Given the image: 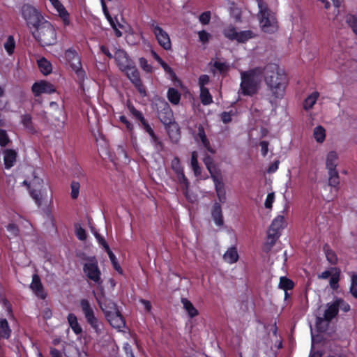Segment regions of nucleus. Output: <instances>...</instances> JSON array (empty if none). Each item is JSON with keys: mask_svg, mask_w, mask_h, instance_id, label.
Here are the masks:
<instances>
[{"mask_svg": "<svg viewBox=\"0 0 357 357\" xmlns=\"http://www.w3.org/2000/svg\"><path fill=\"white\" fill-rule=\"evenodd\" d=\"M265 82L270 91V102L276 108L285 95L288 79L283 70L276 64L266 66Z\"/></svg>", "mask_w": 357, "mask_h": 357, "instance_id": "nucleus-1", "label": "nucleus"}, {"mask_svg": "<svg viewBox=\"0 0 357 357\" xmlns=\"http://www.w3.org/2000/svg\"><path fill=\"white\" fill-rule=\"evenodd\" d=\"M266 75V66L250 68L247 70H240L241 83L238 94L253 96L261 88L263 79Z\"/></svg>", "mask_w": 357, "mask_h": 357, "instance_id": "nucleus-2", "label": "nucleus"}, {"mask_svg": "<svg viewBox=\"0 0 357 357\" xmlns=\"http://www.w3.org/2000/svg\"><path fill=\"white\" fill-rule=\"evenodd\" d=\"M257 2L259 8L257 17L260 27L266 33L275 32L278 25L275 14L268 8L263 0H257Z\"/></svg>", "mask_w": 357, "mask_h": 357, "instance_id": "nucleus-3", "label": "nucleus"}, {"mask_svg": "<svg viewBox=\"0 0 357 357\" xmlns=\"http://www.w3.org/2000/svg\"><path fill=\"white\" fill-rule=\"evenodd\" d=\"M32 34L43 46L52 45L56 43V30L52 24L46 20L35 28Z\"/></svg>", "mask_w": 357, "mask_h": 357, "instance_id": "nucleus-4", "label": "nucleus"}, {"mask_svg": "<svg viewBox=\"0 0 357 357\" xmlns=\"http://www.w3.org/2000/svg\"><path fill=\"white\" fill-rule=\"evenodd\" d=\"M22 15L29 28H36L45 19L41 13L34 7L30 5H24L21 9Z\"/></svg>", "mask_w": 357, "mask_h": 357, "instance_id": "nucleus-5", "label": "nucleus"}, {"mask_svg": "<svg viewBox=\"0 0 357 357\" xmlns=\"http://www.w3.org/2000/svg\"><path fill=\"white\" fill-rule=\"evenodd\" d=\"M337 165V154L335 151H331L328 153L326 158V167L328 172L329 185L336 187L339 184V176L336 169Z\"/></svg>", "mask_w": 357, "mask_h": 357, "instance_id": "nucleus-6", "label": "nucleus"}, {"mask_svg": "<svg viewBox=\"0 0 357 357\" xmlns=\"http://www.w3.org/2000/svg\"><path fill=\"white\" fill-rule=\"evenodd\" d=\"M80 305L88 324H90L96 333L100 334L102 331V324L96 317L89 302L86 299H82L80 301Z\"/></svg>", "mask_w": 357, "mask_h": 357, "instance_id": "nucleus-7", "label": "nucleus"}, {"mask_svg": "<svg viewBox=\"0 0 357 357\" xmlns=\"http://www.w3.org/2000/svg\"><path fill=\"white\" fill-rule=\"evenodd\" d=\"M65 58L70 63L72 70L76 73L79 81H84L85 72L82 68L79 56L77 52L73 49H68L65 52Z\"/></svg>", "mask_w": 357, "mask_h": 357, "instance_id": "nucleus-8", "label": "nucleus"}, {"mask_svg": "<svg viewBox=\"0 0 357 357\" xmlns=\"http://www.w3.org/2000/svg\"><path fill=\"white\" fill-rule=\"evenodd\" d=\"M31 185L33 188L30 190L31 195L39 204L40 200L47 196L49 184L45 183L43 178L35 176Z\"/></svg>", "mask_w": 357, "mask_h": 357, "instance_id": "nucleus-9", "label": "nucleus"}, {"mask_svg": "<svg viewBox=\"0 0 357 357\" xmlns=\"http://www.w3.org/2000/svg\"><path fill=\"white\" fill-rule=\"evenodd\" d=\"M171 167L177 176V179L181 185L183 193L185 194V197L188 198V193L189 182L184 174L183 168L178 157H174L172 159V160L171 161Z\"/></svg>", "mask_w": 357, "mask_h": 357, "instance_id": "nucleus-10", "label": "nucleus"}, {"mask_svg": "<svg viewBox=\"0 0 357 357\" xmlns=\"http://www.w3.org/2000/svg\"><path fill=\"white\" fill-rule=\"evenodd\" d=\"M84 272L89 279L98 284L102 283L101 273L95 259L88 260L84 266Z\"/></svg>", "mask_w": 357, "mask_h": 357, "instance_id": "nucleus-11", "label": "nucleus"}, {"mask_svg": "<svg viewBox=\"0 0 357 357\" xmlns=\"http://www.w3.org/2000/svg\"><path fill=\"white\" fill-rule=\"evenodd\" d=\"M223 33L226 38L231 40H236L239 43H244L253 37V33L251 31L238 32L232 25L226 27Z\"/></svg>", "mask_w": 357, "mask_h": 357, "instance_id": "nucleus-12", "label": "nucleus"}, {"mask_svg": "<svg viewBox=\"0 0 357 357\" xmlns=\"http://www.w3.org/2000/svg\"><path fill=\"white\" fill-rule=\"evenodd\" d=\"M151 26L159 45L165 50H171L172 43L169 34L158 25L152 24Z\"/></svg>", "mask_w": 357, "mask_h": 357, "instance_id": "nucleus-13", "label": "nucleus"}, {"mask_svg": "<svg viewBox=\"0 0 357 357\" xmlns=\"http://www.w3.org/2000/svg\"><path fill=\"white\" fill-rule=\"evenodd\" d=\"M32 91L35 96H39L42 93H53L56 91V89L51 83L46 81H40L33 84Z\"/></svg>", "mask_w": 357, "mask_h": 357, "instance_id": "nucleus-14", "label": "nucleus"}, {"mask_svg": "<svg viewBox=\"0 0 357 357\" xmlns=\"http://www.w3.org/2000/svg\"><path fill=\"white\" fill-rule=\"evenodd\" d=\"M95 296L100 307L103 311L105 317L107 316V311L109 312V313H112L113 311H119L116 304L111 300L106 298L103 294H96Z\"/></svg>", "mask_w": 357, "mask_h": 357, "instance_id": "nucleus-15", "label": "nucleus"}, {"mask_svg": "<svg viewBox=\"0 0 357 357\" xmlns=\"http://www.w3.org/2000/svg\"><path fill=\"white\" fill-rule=\"evenodd\" d=\"M114 57L121 71L126 70L129 66L134 63L128 57L126 52L122 50H116Z\"/></svg>", "mask_w": 357, "mask_h": 357, "instance_id": "nucleus-16", "label": "nucleus"}, {"mask_svg": "<svg viewBox=\"0 0 357 357\" xmlns=\"http://www.w3.org/2000/svg\"><path fill=\"white\" fill-rule=\"evenodd\" d=\"M106 318L110 325L114 328L121 330L125 326V321L119 311H113L112 313H109L107 311Z\"/></svg>", "mask_w": 357, "mask_h": 357, "instance_id": "nucleus-17", "label": "nucleus"}, {"mask_svg": "<svg viewBox=\"0 0 357 357\" xmlns=\"http://www.w3.org/2000/svg\"><path fill=\"white\" fill-rule=\"evenodd\" d=\"M50 3L63 20V24L68 25L70 24L69 13L61 2L59 0H54L50 2Z\"/></svg>", "mask_w": 357, "mask_h": 357, "instance_id": "nucleus-18", "label": "nucleus"}, {"mask_svg": "<svg viewBox=\"0 0 357 357\" xmlns=\"http://www.w3.org/2000/svg\"><path fill=\"white\" fill-rule=\"evenodd\" d=\"M287 226V222L284 215H278L276 216L269 227L268 231L272 233H278L279 236L281 234V231Z\"/></svg>", "mask_w": 357, "mask_h": 357, "instance_id": "nucleus-19", "label": "nucleus"}, {"mask_svg": "<svg viewBox=\"0 0 357 357\" xmlns=\"http://www.w3.org/2000/svg\"><path fill=\"white\" fill-rule=\"evenodd\" d=\"M195 140L197 142H200L201 144L205 148L208 152L211 153H214L215 151L211 147L209 140L208 139L204 127L202 126H199L198 127V132L195 137Z\"/></svg>", "mask_w": 357, "mask_h": 357, "instance_id": "nucleus-20", "label": "nucleus"}, {"mask_svg": "<svg viewBox=\"0 0 357 357\" xmlns=\"http://www.w3.org/2000/svg\"><path fill=\"white\" fill-rule=\"evenodd\" d=\"M30 288L37 297L42 299L45 298L46 294L40 282V279L37 274L33 275Z\"/></svg>", "mask_w": 357, "mask_h": 357, "instance_id": "nucleus-21", "label": "nucleus"}, {"mask_svg": "<svg viewBox=\"0 0 357 357\" xmlns=\"http://www.w3.org/2000/svg\"><path fill=\"white\" fill-rule=\"evenodd\" d=\"M158 117L165 125L170 124L172 122L173 114L167 102L163 103V109L158 112Z\"/></svg>", "mask_w": 357, "mask_h": 357, "instance_id": "nucleus-22", "label": "nucleus"}, {"mask_svg": "<svg viewBox=\"0 0 357 357\" xmlns=\"http://www.w3.org/2000/svg\"><path fill=\"white\" fill-rule=\"evenodd\" d=\"M17 153L15 150L6 149L3 152L4 165L6 169H10L14 166Z\"/></svg>", "mask_w": 357, "mask_h": 357, "instance_id": "nucleus-23", "label": "nucleus"}, {"mask_svg": "<svg viewBox=\"0 0 357 357\" xmlns=\"http://www.w3.org/2000/svg\"><path fill=\"white\" fill-rule=\"evenodd\" d=\"M239 256L237 248L235 246H231L227 250L223 255V259L225 262L232 264L238 260Z\"/></svg>", "mask_w": 357, "mask_h": 357, "instance_id": "nucleus-24", "label": "nucleus"}, {"mask_svg": "<svg viewBox=\"0 0 357 357\" xmlns=\"http://www.w3.org/2000/svg\"><path fill=\"white\" fill-rule=\"evenodd\" d=\"M122 71L126 74L128 78L133 84H139V81L141 80L139 73L135 66L134 63L129 66L126 70H123Z\"/></svg>", "mask_w": 357, "mask_h": 357, "instance_id": "nucleus-25", "label": "nucleus"}, {"mask_svg": "<svg viewBox=\"0 0 357 357\" xmlns=\"http://www.w3.org/2000/svg\"><path fill=\"white\" fill-rule=\"evenodd\" d=\"M331 1L333 2L335 9H334L333 14H331V13L327 14V17L329 20H331L334 23V24L336 25L340 21L341 14H340V7L341 2H340V0H331Z\"/></svg>", "mask_w": 357, "mask_h": 357, "instance_id": "nucleus-26", "label": "nucleus"}, {"mask_svg": "<svg viewBox=\"0 0 357 357\" xmlns=\"http://www.w3.org/2000/svg\"><path fill=\"white\" fill-rule=\"evenodd\" d=\"M181 302L189 317L193 318L199 314V311L188 299L183 298Z\"/></svg>", "mask_w": 357, "mask_h": 357, "instance_id": "nucleus-27", "label": "nucleus"}, {"mask_svg": "<svg viewBox=\"0 0 357 357\" xmlns=\"http://www.w3.org/2000/svg\"><path fill=\"white\" fill-rule=\"evenodd\" d=\"M211 215L216 225L222 226L223 225L222 208L219 204L215 203L213 205Z\"/></svg>", "mask_w": 357, "mask_h": 357, "instance_id": "nucleus-28", "label": "nucleus"}, {"mask_svg": "<svg viewBox=\"0 0 357 357\" xmlns=\"http://www.w3.org/2000/svg\"><path fill=\"white\" fill-rule=\"evenodd\" d=\"M319 97V93L317 91H314L310 94L303 102L304 109L307 111L311 109L317 102Z\"/></svg>", "mask_w": 357, "mask_h": 357, "instance_id": "nucleus-29", "label": "nucleus"}, {"mask_svg": "<svg viewBox=\"0 0 357 357\" xmlns=\"http://www.w3.org/2000/svg\"><path fill=\"white\" fill-rule=\"evenodd\" d=\"M38 68L40 72L45 75H47L50 74L52 71V66L51 63L47 61L45 58L42 57L39 59L38 61Z\"/></svg>", "mask_w": 357, "mask_h": 357, "instance_id": "nucleus-30", "label": "nucleus"}, {"mask_svg": "<svg viewBox=\"0 0 357 357\" xmlns=\"http://www.w3.org/2000/svg\"><path fill=\"white\" fill-rule=\"evenodd\" d=\"M280 236L278 233L271 234L268 231L266 241L264 245V250L266 252H269Z\"/></svg>", "mask_w": 357, "mask_h": 357, "instance_id": "nucleus-31", "label": "nucleus"}, {"mask_svg": "<svg viewBox=\"0 0 357 357\" xmlns=\"http://www.w3.org/2000/svg\"><path fill=\"white\" fill-rule=\"evenodd\" d=\"M326 133L325 128L321 126H316L313 130V137L319 144H322L326 139Z\"/></svg>", "mask_w": 357, "mask_h": 357, "instance_id": "nucleus-32", "label": "nucleus"}, {"mask_svg": "<svg viewBox=\"0 0 357 357\" xmlns=\"http://www.w3.org/2000/svg\"><path fill=\"white\" fill-rule=\"evenodd\" d=\"M68 321L70 328L75 334L79 335L82 333V328L77 321V317L74 314L70 313L68 314Z\"/></svg>", "mask_w": 357, "mask_h": 357, "instance_id": "nucleus-33", "label": "nucleus"}, {"mask_svg": "<svg viewBox=\"0 0 357 357\" xmlns=\"http://www.w3.org/2000/svg\"><path fill=\"white\" fill-rule=\"evenodd\" d=\"M11 333V329L6 319H0V340L8 339Z\"/></svg>", "mask_w": 357, "mask_h": 357, "instance_id": "nucleus-34", "label": "nucleus"}, {"mask_svg": "<svg viewBox=\"0 0 357 357\" xmlns=\"http://www.w3.org/2000/svg\"><path fill=\"white\" fill-rule=\"evenodd\" d=\"M338 310L337 308V305H335V302L331 304H328L327 309L324 312V319L326 321H330L332 319H333L337 314Z\"/></svg>", "mask_w": 357, "mask_h": 357, "instance_id": "nucleus-35", "label": "nucleus"}, {"mask_svg": "<svg viewBox=\"0 0 357 357\" xmlns=\"http://www.w3.org/2000/svg\"><path fill=\"white\" fill-rule=\"evenodd\" d=\"M21 123L28 132L33 133L36 132L32 123V118L29 114H24L21 116Z\"/></svg>", "mask_w": 357, "mask_h": 357, "instance_id": "nucleus-36", "label": "nucleus"}, {"mask_svg": "<svg viewBox=\"0 0 357 357\" xmlns=\"http://www.w3.org/2000/svg\"><path fill=\"white\" fill-rule=\"evenodd\" d=\"M200 100L204 105H208L213 102V98L207 88L200 89Z\"/></svg>", "mask_w": 357, "mask_h": 357, "instance_id": "nucleus-37", "label": "nucleus"}, {"mask_svg": "<svg viewBox=\"0 0 357 357\" xmlns=\"http://www.w3.org/2000/svg\"><path fill=\"white\" fill-rule=\"evenodd\" d=\"M280 289L285 291V297L287 296V290L291 289L294 287V282L286 277H281L278 285Z\"/></svg>", "mask_w": 357, "mask_h": 357, "instance_id": "nucleus-38", "label": "nucleus"}, {"mask_svg": "<svg viewBox=\"0 0 357 357\" xmlns=\"http://www.w3.org/2000/svg\"><path fill=\"white\" fill-rule=\"evenodd\" d=\"M198 153L197 151H193L191 154L190 165L195 176H199L201 174V169L198 164Z\"/></svg>", "mask_w": 357, "mask_h": 357, "instance_id": "nucleus-39", "label": "nucleus"}, {"mask_svg": "<svg viewBox=\"0 0 357 357\" xmlns=\"http://www.w3.org/2000/svg\"><path fill=\"white\" fill-rule=\"evenodd\" d=\"M168 100L174 105H177L181 100V94L178 90L170 88L167 92Z\"/></svg>", "mask_w": 357, "mask_h": 357, "instance_id": "nucleus-40", "label": "nucleus"}, {"mask_svg": "<svg viewBox=\"0 0 357 357\" xmlns=\"http://www.w3.org/2000/svg\"><path fill=\"white\" fill-rule=\"evenodd\" d=\"M3 47L8 55H12L15 49V41L13 36H9L3 44Z\"/></svg>", "mask_w": 357, "mask_h": 357, "instance_id": "nucleus-41", "label": "nucleus"}, {"mask_svg": "<svg viewBox=\"0 0 357 357\" xmlns=\"http://www.w3.org/2000/svg\"><path fill=\"white\" fill-rule=\"evenodd\" d=\"M324 250L328 262L331 264H335L337 261V257L334 251H333L329 246L326 245L324 247Z\"/></svg>", "mask_w": 357, "mask_h": 357, "instance_id": "nucleus-42", "label": "nucleus"}, {"mask_svg": "<svg viewBox=\"0 0 357 357\" xmlns=\"http://www.w3.org/2000/svg\"><path fill=\"white\" fill-rule=\"evenodd\" d=\"M346 23L351 28L356 35H357V17L351 14H348L344 17Z\"/></svg>", "mask_w": 357, "mask_h": 357, "instance_id": "nucleus-43", "label": "nucleus"}, {"mask_svg": "<svg viewBox=\"0 0 357 357\" xmlns=\"http://www.w3.org/2000/svg\"><path fill=\"white\" fill-rule=\"evenodd\" d=\"M107 252L109 255V259L112 264L114 268L118 273L121 274L123 273L122 268H121V266L119 265V264L118 263L117 259H116V256L114 255V254L111 251V250H108Z\"/></svg>", "mask_w": 357, "mask_h": 357, "instance_id": "nucleus-44", "label": "nucleus"}, {"mask_svg": "<svg viewBox=\"0 0 357 357\" xmlns=\"http://www.w3.org/2000/svg\"><path fill=\"white\" fill-rule=\"evenodd\" d=\"M213 67L218 70L220 73H225L229 70V65L224 61H215L213 63Z\"/></svg>", "mask_w": 357, "mask_h": 357, "instance_id": "nucleus-45", "label": "nucleus"}, {"mask_svg": "<svg viewBox=\"0 0 357 357\" xmlns=\"http://www.w3.org/2000/svg\"><path fill=\"white\" fill-rule=\"evenodd\" d=\"M151 142L153 146L154 149L157 152H160L163 150L164 146L162 142L158 139V137L155 135L150 137Z\"/></svg>", "mask_w": 357, "mask_h": 357, "instance_id": "nucleus-46", "label": "nucleus"}, {"mask_svg": "<svg viewBox=\"0 0 357 357\" xmlns=\"http://www.w3.org/2000/svg\"><path fill=\"white\" fill-rule=\"evenodd\" d=\"M333 271H335V273L332 275L330 279V286L333 289H336L338 288V281H339V274L340 273L337 271L335 268H333Z\"/></svg>", "mask_w": 357, "mask_h": 357, "instance_id": "nucleus-47", "label": "nucleus"}, {"mask_svg": "<svg viewBox=\"0 0 357 357\" xmlns=\"http://www.w3.org/2000/svg\"><path fill=\"white\" fill-rule=\"evenodd\" d=\"M139 63L140 67L142 68L143 70H144L146 73L152 72V70H153L152 66L149 64L147 60L145 58H144V57L139 58Z\"/></svg>", "mask_w": 357, "mask_h": 357, "instance_id": "nucleus-48", "label": "nucleus"}, {"mask_svg": "<svg viewBox=\"0 0 357 357\" xmlns=\"http://www.w3.org/2000/svg\"><path fill=\"white\" fill-rule=\"evenodd\" d=\"M128 108L130 111V112L138 120L140 121V122L142 121H143V119H144V117L143 116V114H142L141 112L138 111L137 109H136L135 108V107L132 105H130L128 104Z\"/></svg>", "mask_w": 357, "mask_h": 357, "instance_id": "nucleus-49", "label": "nucleus"}, {"mask_svg": "<svg viewBox=\"0 0 357 357\" xmlns=\"http://www.w3.org/2000/svg\"><path fill=\"white\" fill-rule=\"evenodd\" d=\"M335 305H337V310L340 308L344 312H347L350 310V305L341 299H337L335 301Z\"/></svg>", "mask_w": 357, "mask_h": 357, "instance_id": "nucleus-50", "label": "nucleus"}, {"mask_svg": "<svg viewBox=\"0 0 357 357\" xmlns=\"http://www.w3.org/2000/svg\"><path fill=\"white\" fill-rule=\"evenodd\" d=\"M80 185L77 181H73L71 183V197L73 199H76L79 192Z\"/></svg>", "mask_w": 357, "mask_h": 357, "instance_id": "nucleus-51", "label": "nucleus"}, {"mask_svg": "<svg viewBox=\"0 0 357 357\" xmlns=\"http://www.w3.org/2000/svg\"><path fill=\"white\" fill-rule=\"evenodd\" d=\"M198 36H199V40L203 44L208 43L211 37V34L204 30L199 31Z\"/></svg>", "mask_w": 357, "mask_h": 357, "instance_id": "nucleus-52", "label": "nucleus"}, {"mask_svg": "<svg viewBox=\"0 0 357 357\" xmlns=\"http://www.w3.org/2000/svg\"><path fill=\"white\" fill-rule=\"evenodd\" d=\"M10 140L6 130L0 129V145L6 146Z\"/></svg>", "mask_w": 357, "mask_h": 357, "instance_id": "nucleus-53", "label": "nucleus"}, {"mask_svg": "<svg viewBox=\"0 0 357 357\" xmlns=\"http://www.w3.org/2000/svg\"><path fill=\"white\" fill-rule=\"evenodd\" d=\"M75 232L77 237L81 240L84 241L86 238V234L85 230L79 225H76Z\"/></svg>", "mask_w": 357, "mask_h": 357, "instance_id": "nucleus-54", "label": "nucleus"}, {"mask_svg": "<svg viewBox=\"0 0 357 357\" xmlns=\"http://www.w3.org/2000/svg\"><path fill=\"white\" fill-rule=\"evenodd\" d=\"M211 20V13L209 11L202 13L199 17L200 23L204 25L208 24Z\"/></svg>", "mask_w": 357, "mask_h": 357, "instance_id": "nucleus-55", "label": "nucleus"}, {"mask_svg": "<svg viewBox=\"0 0 357 357\" xmlns=\"http://www.w3.org/2000/svg\"><path fill=\"white\" fill-rule=\"evenodd\" d=\"M211 178L214 182L215 191L225 189L224 184L220 178L214 174L211 175Z\"/></svg>", "mask_w": 357, "mask_h": 357, "instance_id": "nucleus-56", "label": "nucleus"}, {"mask_svg": "<svg viewBox=\"0 0 357 357\" xmlns=\"http://www.w3.org/2000/svg\"><path fill=\"white\" fill-rule=\"evenodd\" d=\"M350 291L351 294L357 298V275H353L351 278Z\"/></svg>", "mask_w": 357, "mask_h": 357, "instance_id": "nucleus-57", "label": "nucleus"}, {"mask_svg": "<svg viewBox=\"0 0 357 357\" xmlns=\"http://www.w3.org/2000/svg\"><path fill=\"white\" fill-rule=\"evenodd\" d=\"M275 200V195L273 192L268 193L266 196V200H265V207L266 208H271L273 206V203Z\"/></svg>", "mask_w": 357, "mask_h": 357, "instance_id": "nucleus-58", "label": "nucleus"}, {"mask_svg": "<svg viewBox=\"0 0 357 357\" xmlns=\"http://www.w3.org/2000/svg\"><path fill=\"white\" fill-rule=\"evenodd\" d=\"M234 112L232 111L230 112H224L221 114V119L225 123H229L231 121V118L234 116Z\"/></svg>", "mask_w": 357, "mask_h": 357, "instance_id": "nucleus-59", "label": "nucleus"}, {"mask_svg": "<svg viewBox=\"0 0 357 357\" xmlns=\"http://www.w3.org/2000/svg\"><path fill=\"white\" fill-rule=\"evenodd\" d=\"M210 81L209 76L207 75H202L199 77L198 84L200 89L206 88L205 85L208 84Z\"/></svg>", "mask_w": 357, "mask_h": 357, "instance_id": "nucleus-60", "label": "nucleus"}, {"mask_svg": "<svg viewBox=\"0 0 357 357\" xmlns=\"http://www.w3.org/2000/svg\"><path fill=\"white\" fill-rule=\"evenodd\" d=\"M7 230L10 233L9 237L17 236L18 235V228L15 224H9L7 226Z\"/></svg>", "mask_w": 357, "mask_h": 357, "instance_id": "nucleus-61", "label": "nucleus"}, {"mask_svg": "<svg viewBox=\"0 0 357 357\" xmlns=\"http://www.w3.org/2000/svg\"><path fill=\"white\" fill-rule=\"evenodd\" d=\"M142 126L145 130V131L149 135L150 137L153 136L155 135V132L151 126L148 123V122L146 121V119H143V121H141Z\"/></svg>", "mask_w": 357, "mask_h": 357, "instance_id": "nucleus-62", "label": "nucleus"}, {"mask_svg": "<svg viewBox=\"0 0 357 357\" xmlns=\"http://www.w3.org/2000/svg\"><path fill=\"white\" fill-rule=\"evenodd\" d=\"M96 238H97L98 243L100 245H101L104 249L105 250L106 252H107L108 250H110L109 245H107V243H106V241H105V239L101 237L99 234H96Z\"/></svg>", "mask_w": 357, "mask_h": 357, "instance_id": "nucleus-63", "label": "nucleus"}, {"mask_svg": "<svg viewBox=\"0 0 357 357\" xmlns=\"http://www.w3.org/2000/svg\"><path fill=\"white\" fill-rule=\"evenodd\" d=\"M124 351L127 357H135L132 351V347L128 343H125L123 346Z\"/></svg>", "mask_w": 357, "mask_h": 357, "instance_id": "nucleus-64", "label": "nucleus"}]
</instances>
